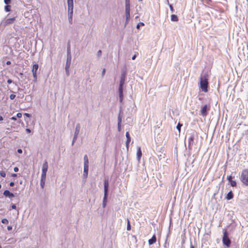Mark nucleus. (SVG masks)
I'll use <instances>...</instances> for the list:
<instances>
[{
  "label": "nucleus",
  "instance_id": "2eb2a0df",
  "mask_svg": "<svg viewBox=\"0 0 248 248\" xmlns=\"http://www.w3.org/2000/svg\"><path fill=\"white\" fill-rule=\"evenodd\" d=\"M80 125L79 124H77L76 126L74 135L78 136L79 131H80Z\"/></svg>",
  "mask_w": 248,
  "mask_h": 248
},
{
  "label": "nucleus",
  "instance_id": "412c9836",
  "mask_svg": "<svg viewBox=\"0 0 248 248\" xmlns=\"http://www.w3.org/2000/svg\"><path fill=\"white\" fill-rule=\"evenodd\" d=\"M233 197V194L232 191H230L228 192V193L227 195V196L226 197V199L228 200H231Z\"/></svg>",
  "mask_w": 248,
  "mask_h": 248
},
{
  "label": "nucleus",
  "instance_id": "c756f323",
  "mask_svg": "<svg viewBox=\"0 0 248 248\" xmlns=\"http://www.w3.org/2000/svg\"><path fill=\"white\" fill-rule=\"evenodd\" d=\"M10 5H7L5 6L4 9L6 12H9L10 11Z\"/></svg>",
  "mask_w": 248,
  "mask_h": 248
},
{
  "label": "nucleus",
  "instance_id": "49530a36",
  "mask_svg": "<svg viewBox=\"0 0 248 248\" xmlns=\"http://www.w3.org/2000/svg\"><path fill=\"white\" fill-rule=\"evenodd\" d=\"M106 73V69H103L102 72V77H103L105 74Z\"/></svg>",
  "mask_w": 248,
  "mask_h": 248
},
{
  "label": "nucleus",
  "instance_id": "774afa93",
  "mask_svg": "<svg viewBox=\"0 0 248 248\" xmlns=\"http://www.w3.org/2000/svg\"><path fill=\"white\" fill-rule=\"evenodd\" d=\"M167 4H169V0H167Z\"/></svg>",
  "mask_w": 248,
  "mask_h": 248
},
{
  "label": "nucleus",
  "instance_id": "4be33fe9",
  "mask_svg": "<svg viewBox=\"0 0 248 248\" xmlns=\"http://www.w3.org/2000/svg\"><path fill=\"white\" fill-rule=\"evenodd\" d=\"M73 13H68V21L70 24L73 23Z\"/></svg>",
  "mask_w": 248,
  "mask_h": 248
},
{
  "label": "nucleus",
  "instance_id": "6e6d98bb",
  "mask_svg": "<svg viewBox=\"0 0 248 248\" xmlns=\"http://www.w3.org/2000/svg\"><path fill=\"white\" fill-rule=\"evenodd\" d=\"M17 152H18L19 154H22V149H17Z\"/></svg>",
  "mask_w": 248,
  "mask_h": 248
},
{
  "label": "nucleus",
  "instance_id": "bf43d9fd",
  "mask_svg": "<svg viewBox=\"0 0 248 248\" xmlns=\"http://www.w3.org/2000/svg\"><path fill=\"white\" fill-rule=\"evenodd\" d=\"M11 119L12 120H14V121L16 120V118L15 116H13V117H11Z\"/></svg>",
  "mask_w": 248,
  "mask_h": 248
},
{
  "label": "nucleus",
  "instance_id": "13d9d810",
  "mask_svg": "<svg viewBox=\"0 0 248 248\" xmlns=\"http://www.w3.org/2000/svg\"><path fill=\"white\" fill-rule=\"evenodd\" d=\"M25 115H26L27 117H31V115L29 113H25L24 114Z\"/></svg>",
  "mask_w": 248,
  "mask_h": 248
},
{
  "label": "nucleus",
  "instance_id": "7c9ffc66",
  "mask_svg": "<svg viewBox=\"0 0 248 248\" xmlns=\"http://www.w3.org/2000/svg\"><path fill=\"white\" fill-rule=\"evenodd\" d=\"M230 183L232 186H236V182L235 181L232 180Z\"/></svg>",
  "mask_w": 248,
  "mask_h": 248
},
{
  "label": "nucleus",
  "instance_id": "1a4fd4ad",
  "mask_svg": "<svg viewBox=\"0 0 248 248\" xmlns=\"http://www.w3.org/2000/svg\"><path fill=\"white\" fill-rule=\"evenodd\" d=\"M207 105H205L201 109V115L202 116H206L207 114Z\"/></svg>",
  "mask_w": 248,
  "mask_h": 248
},
{
  "label": "nucleus",
  "instance_id": "864d4df0",
  "mask_svg": "<svg viewBox=\"0 0 248 248\" xmlns=\"http://www.w3.org/2000/svg\"><path fill=\"white\" fill-rule=\"evenodd\" d=\"M9 185L10 186H13L15 185V183L13 182H11L10 183Z\"/></svg>",
  "mask_w": 248,
  "mask_h": 248
},
{
  "label": "nucleus",
  "instance_id": "2f4dec72",
  "mask_svg": "<svg viewBox=\"0 0 248 248\" xmlns=\"http://www.w3.org/2000/svg\"><path fill=\"white\" fill-rule=\"evenodd\" d=\"M1 222L3 224H7L9 223V221L7 219L4 218L1 220Z\"/></svg>",
  "mask_w": 248,
  "mask_h": 248
},
{
  "label": "nucleus",
  "instance_id": "3c124183",
  "mask_svg": "<svg viewBox=\"0 0 248 248\" xmlns=\"http://www.w3.org/2000/svg\"><path fill=\"white\" fill-rule=\"evenodd\" d=\"M11 208L12 209H16V206L15 204H13L12 206H11Z\"/></svg>",
  "mask_w": 248,
  "mask_h": 248
},
{
  "label": "nucleus",
  "instance_id": "dca6fc26",
  "mask_svg": "<svg viewBox=\"0 0 248 248\" xmlns=\"http://www.w3.org/2000/svg\"><path fill=\"white\" fill-rule=\"evenodd\" d=\"M142 155V152L140 147H138L137 148V159L138 161H139L140 159V157Z\"/></svg>",
  "mask_w": 248,
  "mask_h": 248
},
{
  "label": "nucleus",
  "instance_id": "bb28decb",
  "mask_svg": "<svg viewBox=\"0 0 248 248\" xmlns=\"http://www.w3.org/2000/svg\"><path fill=\"white\" fill-rule=\"evenodd\" d=\"M183 124H180V123H179L178 124H177V125L176 126V128L179 131V133H180V131H181V127L182 126Z\"/></svg>",
  "mask_w": 248,
  "mask_h": 248
},
{
  "label": "nucleus",
  "instance_id": "20e7f679",
  "mask_svg": "<svg viewBox=\"0 0 248 248\" xmlns=\"http://www.w3.org/2000/svg\"><path fill=\"white\" fill-rule=\"evenodd\" d=\"M195 132L192 131L191 133L188 134V148L190 150L192 149L194 143V139Z\"/></svg>",
  "mask_w": 248,
  "mask_h": 248
},
{
  "label": "nucleus",
  "instance_id": "a19ab883",
  "mask_svg": "<svg viewBox=\"0 0 248 248\" xmlns=\"http://www.w3.org/2000/svg\"><path fill=\"white\" fill-rule=\"evenodd\" d=\"M168 5H169V7H170V10L171 12L172 13H173V12H174V9H173V7H172V5H171V4H170V3H169V4H168Z\"/></svg>",
  "mask_w": 248,
  "mask_h": 248
},
{
  "label": "nucleus",
  "instance_id": "a18cd8bd",
  "mask_svg": "<svg viewBox=\"0 0 248 248\" xmlns=\"http://www.w3.org/2000/svg\"><path fill=\"white\" fill-rule=\"evenodd\" d=\"M101 54H102L101 50H98L97 52V56L100 57L101 55Z\"/></svg>",
  "mask_w": 248,
  "mask_h": 248
},
{
  "label": "nucleus",
  "instance_id": "f3484780",
  "mask_svg": "<svg viewBox=\"0 0 248 248\" xmlns=\"http://www.w3.org/2000/svg\"><path fill=\"white\" fill-rule=\"evenodd\" d=\"M15 20V17L8 18L5 20V23L6 25L10 24L13 23Z\"/></svg>",
  "mask_w": 248,
  "mask_h": 248
},
{
  "label": "nucleus",
  "instance_id": "4468645a",
  "mask_svg": "<svg viewBox=\"0 0 248 248\" xmlns=\"http://www.w3.org/2000/svg\"><path fill=\"white\" fill-rule=\"evenodd\" d=\"M126 77V74L125 72H123L121 76V78L120 80V84H124L125 82V78Z\"/></svg>",
  "mask_w": 248,
  "mask_h": 248
},
{
  "label": "nucleus",
  "instance_id": "9d476101",
  "mask_svg": "<svg viewBox=\"0 0 248 248\" xmlns=\"http://www.w3.org/2000/svg\"><path fill=\"white\" fill-rule=\"evenodd\" d=\"M3 195L5 197H9L10 198H12L14 197V194L11 192H10L8 190H6L3 192Z\"/></svg>",
  "mask_w": 248,
  "mask_h": 248
},
{
  "label": "nucleus",
  "instance_id": "4d7b16f0",
  "mask_svg": "<svg viewBox=\"0 0 248 248\" xmlns=\"http://www.w3.org/2000/svg\"><path fill=\"white\" fill-rule=\"evenodd\" d=\"M106 204H107V203H106L105 202H103L102 206H103V208H105L106 207Z\"/></svg>",
  "mask_w": 248,
  "mask_h": 248
},
{
  "label": "nucleus",
  "instance_id": "79ce46f5",
  "mask_svg": "<svg viewBox=\"0 0 248 248\" xmlns=\"http://www.w3.org/2000/svg\"><path fill=\"white\" fill-rule=\"evenodd\" d=\"M4 2L5 4L8 5L11 2V0H4Z\"/></svg>",
  "mask_w": 248,
  "mask_h": 248
},
{
  "label": "nucleus",
  "instance_id": "0e129e2a",
  "mask_svg": "<svg viewBox=\"0 0 248 248\" xmlns=\"http://www.w3.org/2000/svg\"><path fill=\"white\" fill-rule=\"evenodd\" d=\"M10 64H11V62L10 61H7L6 62V64L9 65Z\"/></svg>",
  "mask_w": 248,
  "mask_h": 248
},
{
  "label": "nucleus",
  "instance_id": "09e8293b",
  "mask_svg": "<svg viewBox=\"0 0 248 248\" xmlns=\"http://www.w3.org/2000/svg\"><path fill=\"white\" fill-rule=\"evenodd\" d=\"M16 117L18 118H21L22 117V113H17Z\"/></svg>",
  "mask_w": 248,
  "mask_h": 248
},
{
  "label": "nucleus",
  "instance_id": "c03bdc74",
  "mask_svg": "<svg viewBox=\"0 0 248 248\" xmlns=\"http://www.w3.org/2000/svg\"><path fill=\"white\" fill-rule=\"evenodd\" d=\"M227 179L229 181V182L231 181H232V176H227Z\"/></svg>",
  "mask_w": 248,
  "mask_h": 248
},
{
  "label": "nucleus",
  "instance_id": "f8f14e48",
  "mask_svg": "<svg viewBox=\"0 0 248 248\" xmlns=\"http://www.w3.org/2000/svg\"><path fill=\"white\" fill-rule=\"evenodd\" d=\"M71 59H72V56L71 54H67V59H66V62L65 65H67V67H68L69 65H71Z\"/></svg>",
  "mask_w": 248,
  "mask_h": 248
},
{
  "label": "nucleus",
  "instance_id": "37998d69",
  "mask_svg": "<svg viewBox=\"0 0 248 248\" xmlns=\"http://www.w3.org/2000/svg\"><path fill=\"white\" fill-rule=\"evenodd\" d=\"M138 54V53H135L132 57V60H135L136 58L137 57V55Z\"/></svg>",
  "mask_w": 248,
  "mask_h": 248
},
{
  "label": "nucleus",
  "instance_id": "e2e57ef3",
  "mask_svg": "<svg viewBox=\"0 0 248 248\" xmlns=\"http://www.w3.org/2000/svg\"><path fill=\"white\" fill-rule=\"evenodd\" d=\"M12 176L13 177H16V176H17V174H16V173H13V174H12Z\"/></svg>",
  "mask_w": 248,
  "mask_h": 248
},
{
  "label": "nucleus",
  "instance_id": "de8ad7c7",
  "mask_svg": "<svg viewBox=\"0 0 248 248\" xmlns=\"http://www.w3.org/2000/svg\"><path fill=\"white\" fill-rule=\"evenodd\" d=\"M83 159H84V161H89L88 156L86 155H84Z\"/></svg>",
  "mask_w": 248,
  "mask_h": 248
},
{
  "label": "nucleus",
  "instance_id": "c85d7f7f",
  "mask_svg": "<svg viewBox=\"0 0 248 248\" xmlns=\"http://www.w3.org/2000/svg\"><path fill=\"white\" fill-rule=\"evenodd\" d=\"M131 230V225L129 220L127 219V230L129 231Z\"/></svg>",
  "mask_w": 248,
  "mask_h": 248
},
{
  "label": "nucleus",
  "instance_id": "603ef678",
  "mask_svg": "<svg viewBox=\"0 0 248 248\" xmlns=\"http://www.w3.org/2000/svg\"><path fill=\"white\" fill-rule=\"evenodd\" d=\"M7 230H8V231H11V230H12V226H8L7 227Z\"/></svg>",
  "mask_w": 248,
  "mask_h": 248
},
{
  "label": "nucleus",
  "instance_id": "72a5a7b5",
  "mask_svg": "<svg viewBox=\"0 0 248 248\" xmlns=\"http://www.w3.org/2000/svg\"><path fill=\"white\" fill-rule=\"evenodd\" d=\"M45 184V180H41L40 181V186L42 188H44V186Z\"/></svg>",
  "mask_w": 248,
  "mask_h": 248
},
{
  "label": "nucleus",
  "instance_id": "6ab92c4d",
  "mask_svg": "<svg viewBox=\"0 0 248 248\" xmlns=\"http://www.w3.org/2000/svg\"><path fill=\"white\" fill-rule=\"evenodd\" d=\"M88 170H89V167H84L83 176V177L85 179L87 178L88 177Z\"/></svg>",
  "mask_w": 248,
  "mask_h": 248
},
{
  "label": "nucleus",
  "instance_id": "393cba45",
  "mask_svg": "<svg viewBox=\"0 0 248 248\" xmlns=\"http://www.w3.org/2000/svg\"><path fill=\"white\" fill-rule=\"evenodd\" d=\"M46 173L42 172L41 180H46Z\"/></svg>",
  "mask_w": 248,
  "mask_h": 248
},
{
  "label": "nucleus",
  "instance_id": "052dcab7",
  "mask_svg": "<svg viewBox=\"0 0 248 248\" xmlns=\"http://www.w3.org/2000/svg\"><path fill=\"white\" fill-rule=\"evenodd\" d=\"M118 130L119 131H121V124L119 125L118 124Z\"/></svg>",
  "mask_w": 248,
  "mask_h": 248
},
{
  "label": "nucleus",
  "instance_id": "338daca9",
  "mask_svg": "<svg viewBox=\"0 0 248 248\" xmlns=\"http://www.w3.org/2000/svg\"><path fill=\"white\" fill-rule=\"evenodd\" d=\"M3 120V117L1 116H0V121Z\"/></svg>",
  "mask_w": 248,
  "mask_h": 248
},
{
  "label": "nucleus",
  "instance_id": "ddd939ff",
  "mask_svg": "<svg viewBox=\"0 0 248 248\" xmlns=\"http://www.w3.org/2000/svg\"><path fill=\"white\" fill-rule=\"evenodd\" d=\"M125 136L126 137V146L127 148H128V144L130 142L131 138L128 132H126L125 134Z\"/></svg>",
  "mask_w": 248,
  "mask_h": 248
},
{
  "label": "nucleus",
  "instance_id": "cd10ccee",
  "mask_svg": "<svg viewBox=\"0 0 248 248\" xmlns=\"http://www.w3.org/2000/svg\"><path fill=\"white\" fill-rule=\"evenodd\" d=\"M70 65H69L68 67H67V65H65V72H66V75L67 76H69V69L70 68Z\"/></svg>",
  "mask_w": 248,
  "mask_h": 248
},
{
  "label": "nucleus",
  "instance_id": "39448f33",
  "mask_svg": "<svg viewBox=\"0 0 248 248\" xmlns=\"http://www.w3.org/2000/svg\"><path fill=\"white\" fill-rule=\"evenodd\" d=\"M222 242L223 244L227 247H229L230 246L231 240L228 237V233L226 231H225L223 233Z\"/></svg>",
  "mask_w": 248,
  "mask_h": 248
},
{
  "label": "nucleus",
  "instance_id": "aec40b11",
  "mask_svg": "<svg viewBox=\"0 0 248 248\" xmlns=\"http://www.w3.org/2000/svg\"><path fill=\"white\" fill-rule=\"evenodd\" d=\"M125 25L128 24L130 18V13H125Z\"/></svg>",
  "mask_w": 248,
  "mask_h": 248
},
{
  "label": "nucleus",
  "instance_id": "69168bd1",
  "mask_svg": "<svg viewBox=\"0 0 248 248\" xmlns=\"http://www.w3.org/2000/svg\"><path fill=\"white\" fill-rule=\"evenodd\" d=\"M190 248H194V246L191 243L190 244Z\"/></svg>",
  "mask_w": 248,
  "mask_h": 248
},
{
  "label": "nucleus",
  "instance_id": "4c0bfd02",
  "mask_svg": "<svg viewBox=\"0 0 248 248\" xmlns=\"http://www.w3.org/2000/svg\"><path fill=\"white\" fill-rule=\"evenodd\" d=\"M78 138V136H74L73 141H72V145H73L74 143L76 141Z\"/></svg>",
  "mask_w": 248,
  "mask_h": 248
},
{
  "label": "nucleus",
  "instance_id": "0eeeda50",
  "mask_svg": "<svg viewBox=\"0 0 248 248\" xmlns=\"http://www.w3.org/2000/svg\"><path fill=\"white\" fill-rule=\"evenodd\" d=\"M124 84H119V100L121 103L122 102L123 98H124V94H123V86Z\"/></svg>",
  "mask_w": 248,
  "mask_h": 248
},
{
  "label": "nucleus",
  "instance_id": "f704fd0d",
  "mask_svg": "<svg viewBox=\"0 0 248 248\" xmlns=\"http://www.w3.org/2000/svg\"><path fill=\"white\" fill-rule=\"evenodd\" d=\"M121 122H122V118L120 116V115L119 114V116H118V124L120 125L121 124Z\"/></svg>",
  "mask_w": 248,
  "mask_h": 248
},
{
  "label": "nucleus",
  "instance_id": "f257e3e1",
  "mask_svg": "<svg viewBox=\"0 0 248 248\" xmlns=\"http://www.w3.org/2000/svg\"><path fill=\"white\" fill-rule=\"evenodd\" d=\"M208 86V82L207 75L201 76L200 80V87L202 90L204 92L208 91L207 88Z\"/></svg>",
  "mask_w": 248,
  "mask_h": 248
},
{
  "label": "nucleus",
  "instance_id": "b1692460",
  "mask_svg": "<svg viewBox=\"0 0 248 248\" xmlns=\"http://www.w3.org/2000/svg\"><path fill=\"white\" fill-rule=\"evenodd\" d=\"M125 13H130V5H125Z\"/></svg>",
  "mask_w": 248,
  "mask_h": 248
},
{
  "label": "nucleus",
  "instance_id": "a211bd4d",
  "mask_svg": "<svg viewBox=\"0 0 248 248\" xmlns=\"http://www.w3.org/2000/svg\"><path fill=\"white\" fill-rule=\"evenodd\" d=\"M156 241V237L155 236V235H154L148 241V243H149V244L150 245H151L153 244H154Z\"/></svg>",
  "mask_w": 248,
  "mask_h": 248
},
{
  "label": "nucleus",
  "instance_id": "6e6552de",
  "mask_svg": "<svg viewBox=\"0 0 248 248\" xmlns=\"http://www.w3.org/2000/svg\"><path fill=\"white\" fill-rule=\"evenodd\" d=\"M68 13H73V1H67Z\"/></svg>",
  "mask_w": 248,
  "mask_h": 248
},
{
  "label": "nucleus",
  "instance_id": "423d86ee",
  "mask_svg": "<svg viewBox=\"0 0 248 248\" xmlns=\"http://www.w3.org/2000/svg\"><path fill=\"white\" fill-rule=\"evenodd\" d=\"M38 64H34L32 66V72L33 75V77L34 78V82L37 81V71L38 69Z\"/></svg>",
  "mask_w": 248,
  "mask_h": 248
},
{
  "label": "nucleus",
  "instance_id": "680f3d73",
  "mask_svg": "<svg viewBox=\"0 0 248 248\" xmlns=\"http://www.w3.org/2000/svg\"><path fill=\"white\" fill-rule=\"evenodd\" d=\"M26 132H28V133H31V129H29V128H27V129H26Z\"/></svg>",
  "mask_w": 248,
  "mask_h": 248
},
{
  "label": "nucleus",
  "instance_id": "a878e982",
  "mask_svg": "<svg viewBox=\"0 0 248 248\" xmlns=\"http://www.w3.org/2000/svg\"><path fill=\"white\" fill-rule=\"evenodd\" d=\"M71 54V49H70V43L68 42V44H67V54Z\"/></svg>",
  "mask_w": 248,
  "mask_h": 248
},
{
  "label": "nucleus",
  "instance_id": "473e14b6",
  "mask_svg": "<svg viewBox=\"0 0 248 248\" xmlns=\"http://www.w3.org/2000/svg\"><path fill=\"white\" fill-rule=\"evenodd\" d=\"M0 175L1 177H5L6 176V173L4 171H0Z\"/></svg>",
  "mask_w": 248,
  "mask_h": 248
},
{
  "label": "nucleus",
  "instance_id": "c9c22d12",
  "mask_svg": "<svg viewBox=\"0 0 248 248\" xmlns=\"http://www.w3.org/2000/svg\"><path fill=\"white\" fill-rule=\"evenodd\" d=\"M84 167H89V161H84Z\"/></svg>",
  "mask_w": 248,
  "mask_h": 248
},
{
  "label": "nucleus",
  "instance_id": "ea45409f",
  "mask_svg": "<svg viewBox=\"0 0 248 248\" xmlns=\"http://www.w3.org/2000/svg\"><path fill=\"white\" fill-rule=\"evenodd\" d=\"M16 97V95L14 94H11L10 95V98L11 99V100H13Z\"/></svg>",
  "mask_w": 248,
  "mask_h": 248
},
{
  "label": "nucleus",
  "instance_id": "5fc2aeb1",
  "mask_svg": "<svg viewBox=\"0 0 248 248\" xmlns=\"http://www.w3.org/2000/svg\"><path fill=\"white\" fill-rule=\"evenodd\" d=\"M19 169L17 167H15L14 169V170L15 171V172H17L18 171Z\"/></svg>",
  "mask_w": 248,
  "mask_h": 248
},
{
  "label": "nucleus",
  "instance_id": "f03ea898",
  "mask_svg": "<svg viewBox=\"0 0 248 248\" xmlns=\"http://www.w3.org/2000/svg\"><path fill=\"white\" fill-rule=\"evenodd\" d=\"M104 196L103 202L107 203L108 199V189L109 187V180L108 178H105L104 181Z\"/></svg>",
  "mask_w": 248,
  "mask_h": 248
},
{
  "label": "nucleus",
  "instance_id": "8fccbe9b",
  "mask_svg": "<svg viewBox=\"0 0 248 248\" xmlns=\"http://www.w3.org/2000/svg\"><path fill=\"white\" fill-rule=\"evenodd\" d=\"M7 83H8V84H11V83H12L13 82V81H12V80H11V79H8L7 80Z\"/></svg>",
  "mask_w": 248,
  "mask_h": 248
},
{
  "label": "nucleus",
  "instance_id": "9b49d317",
  "mask_svg": "<svg viewBox=\"0 0 248 248\" xmlns=\"http://www.w3.org/2000/svg\"><path fill=\"white\" fill-rule=\"evenodd\" d=\"M47 169H48V163H47V162L46 160H45L44 161V163L43 164L42 172L46 173L47 171Z\"/></svg>",
  "mask_w": 248,
  "mask_h": 248
},
{
  "label": "nucleus",
  "instance_id": "7ed1b4c3",
  "mask_svg": "<svg viewBox=\"0 0 248 248\" xmlns=\"http://www.w3.org/2000/svg\"><path fill=\"white\" fill-rule=\"evenodd\" d=\"M240 179L242 183L246 186H248V170H245L242 171L241 176Z\"/></svg>",
  "mask_w": 248,
  "mask_h": 248
},
{
  "label": "nucleus",
  "instance_id": "5701e85b",
  "mask_svg": "<svg viewBox=\"0 0 248 248\" xmlns=\"http://www.w3.org/2000/svg\"><path fill=\"white\" fill-rule=\"evenodd\" d=\"M171 20L172 21H177L178 20V17L175 15H171Z\"/></svg>",
  "mask_w": 248,
  "mask_h": 248
},
{
  "label": "nucleus",
  "instance_id": "58836bf2",
  "mask_svg": "<svg viewBox=\"0 0 248 248\" xmlns=\"http://www.w3.org/2000/svg\"><path fill=\"white\" fill-rule=\"evenodd\" d=\"M125 5H130V0H125Z\"/></svg>",
  "mask_w": 248,
  "mask_h": 248
},
{
  "label": "nucleus",
  "instance_id": "e433bc0d",
  "mask_svg": "<svg viewBox=\"0 0 248 248\" xmlns=\"http://www.w3.org/2000/svg\"><path fill=\"white\" fill-rule=\"evenodd\" d=\"M140 25L141 26H144V24L143 23V22H140V23L138 24L137 25V29H139L140 28Z\"/></svg>",
  "mask_w": 248,
  "mask_h": 248
}]
</instances>
